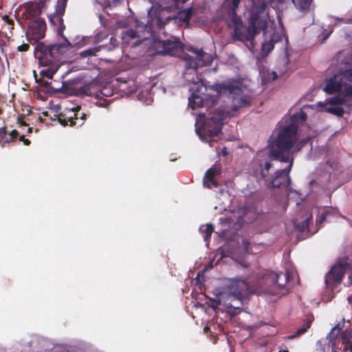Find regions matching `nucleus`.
Instances as JSON below:
<instances>
[{
  "instance_id": "obj_6",
  "label": "nucleus",
  "mask_w": 352,
  "mask_h": 352,
  "mask_svg": "<svg viewBox=\"0 0 352 352\" xmlns=\"http://www.w3.org/2000/svg\"><path fill=\"white\" fill-rule=\"evenodd\" d=\"M61 47L60 43L46 45L43 42H38L35 47V56L38 59L41 65L48 66L59 62L58 47Z\"/></svg>"
},
{
  "instance_id": "obj_7",
  "label": "nucleus",
  "mask_w": 352,
  "mask_h": 352,
  "mask_svg": "<svg viewBox=\"0 0 352 352\" xmlns=\"http://www.w3.org/2000/svg\"><path fill=\"white\" fill-rule=\"evenodd\" d=\"M289 280V274L287 273H270L264 277L265 283H272V287L264 289V292L272 296H284L289 292L286 285Z\"/></svg>"
},
{
  "instance_id": "obj_23",
  "label": "nucleus",
  "mask_w": 352,
  "mask_h": 352,
  "mask_svg": "<svg viewBox=\"0 0 352 352\" xmlns=\"http://www.w3.org/2000/svg\"><path fill=\"white\" fill-rule=\"evenodd\" d=\"M48 68L41 70L40 75L42 78L52 79L54 74L58 71V64L53 63L52 65H48Z\"/></svg>"
},
{
  "instance_id": "obj_14",
  "label": "nucleus",
  "mask_w": 352,
  "mask_h": 352,
  "mask_svg": "<svg viewBox=\"0 0 352 352\" xmlns=\"http://www.w3.org/2000/svg\"><path fill=\"white\" fill-rule=\"evenodd\" d=\"M46 23L44 20L37 19L34 20L29 26L27 35L30 41L38 42L45 36L46 30Z\"/></svg>"
},
{
  "instance_id": "obj_43",
  "label": "nucleus",
  "mask_w": 352,
  "mask_h": 352,
  "mask_svg": "<svg viewBox=\"0 0 352 352\" xmlns=\"http://www.w3.org/2000/svg\"><path fill=\"white\" fill-rule=\"evenodd\" d=\"M230 1H231V4L232 6V9L235 10L236 8H238L241 0H230Z\"/></svg>"
},
{
  "instance_id": "obj_21",
  "label": "nucleus",
  "mask_w": 352,
  "mask_h": 352,
  "mask_svg": "<svg viewBox=\"0 0 352 352\" xmlns=\"http://www.w3.org/2000/svg\"><path fill=\"white\" fill-rule=\"evenodd\" d=\"M339 92L340 93V96L332 97L331 98H330L329 104H333V105L345 104L346 108L349 110L348 113H349L350 111H351V109H352V104H348L346 97L342 96V91H339Z\"/></svg>"
},
{
  "instance_id": "obj_38",
  "label": "nucleus",
  "mask_w": 352,
  "mask_h": 352,
  "mask_svg": "<svg viewBox=\"0 0 352 352\" xmlns=\"http://www.w3.org/2000/svg\"><path fill=\"white\" fill-rule=\"evenodd\" d=\"M281 37L279 35V34L274 32L272 34H270V40L273 42L274 44L276 43H278L280 41Z\"/></svg>"
},
{
  "instance_id": "obj_49",
  "label": "nucleus",
  "mask_w": 352,
  "mask_h": 352,
  "mask_svg": "<svg viewBox=\"0 0 352 352\" xmlns=\"http://www.w3.org/2000/svg\"><path fill=\"white\" fill-rule=\"evenodd\" d=\"M96 39L98 41H100L101 39L100 38V36L99 34H97L96 36Z\"/></svg>"
},
{
  "instance_id": "obj_33",
  "label": "nucleus",
  "mask_w": 352,
  "mask_h": 352,
  "mask_svg": "<svg viewBox=\"0 0 352 352\" xmlns=\"http://www.w3.org/2000/svg\"><path fill=\"white\" fill-rule=\"evenodd\" d=\"M330 214L331 211L329 210H324L320 216L318 217L316 219V224L318 226L322 224Z\"/></svg>"
},
{
  "instance_id": "obj_19",
  "label": "nucleus",
  "mask_w": 352,
  "mask_h": 352,
  "mask_svg": "<svg viewBox=\"0 0 352 352\" xmlns=\"http://www.w3.org/2000/svg\"><path fill=\"white\" fill-rule=\"evenodd\" d=\"M312 219V215L307 212L305 216H302L301 220L296 219L294 221V225L300 232H305L309 227L310 220Z\"/></svg>"
},
{
  "instance_id": "obj_30",
  "label": "nucleus",
  "mask_w": 352,
  "mask_h": 352,
  "mask_svg": "<svg viewBox=\"0 0 352 352\" xmlns=\"http://www.w3.org/2000/svg\"><path fill=\"white\" fill-rule=\"evenodd\" d=\"M309 138H306L300 140L298 144H296L295 146L294 145L293 147H294V149L293 151H291L292 148L290 149V152L293 155L294 152H298L301 150V148L305 146L309 141Z\"/></svg>"
},
{
  "instance_id": "obj_46",
  "label": "nucleus",
  "mask_w": 352,
  "mask_h": 352,
  "mask_svg": "<svg viewBox=\"0 0 352 352\" xmlns=\"http://www.w3.org/2000/svg\"><path fill=\"white\" fill-rule=\"evenodd\" d=\"M51 83H52L51 82L44 81V82H43V85L44 87H50V86Z\"/></svg>"
},
{
  "instance_id": "obj_25",
  "label": "nucleus",
  "mask_w": 352,
  "mask_h": 352,
  "mask_svg": "<svg viewBox=\"0 0 352 352\" xmlns=\"http://www.w3.org/2000/svg\"><path fill=\"white\" fill-rule=\"evenodd\" d=\"M313 321L312 318H307L305 322L304 323L303 326L298 329L294 334L288 336L287 338L289 339H294L298 336H301L302 334L305 333L311 327V322Z\"/></svg>"
},
{
  "instance_id": "obj_42",
  "label": "nucleus",
  "mask_w": 352,
  "mask_h": 352,
  "mask_svg": "<svg viewBox=\"0 0 352 352\" xmlns=\"http://www.w3.org/2000/svg\"><path fill=\"white\" fill-rule=\"evenodd\" d=\"M76 116H74V120H76V122H78L80 120H82L83 123L85 122V120L87 119V114L84 112V116L81 118V116L78 115H75Z\"/></svg>"
},
{
  "instance_id": "obj_31",
  "label": "nucleus",
  "mask_w": 352,
  "mask_h": 352,
  "mask_svg": "<svg viewBox=\"0 0 352 352\" xmlns=\"http://www.w3.org/2000/svg\"><path fill=\"white\" fill-rule=\"evenodd\" d=\"M274 47V43L272 42L270 40L265 41L262 43V50L265 52L266 54H268Z\"/></svg>"
},
{
  "instance_id": "obj_41",
  "label": "nucleus",
  "mask_w": 352,
  "mask_h": 352,
  "mask_svg": "<svg viewBox=\"0 0 352 352\" xmlns=\"http://www.w3.org/2000/svg\"><path fill=\"white\" fill-rule=\"evenodd\" d=\"M19 140L21 142H23L24 145H25V146H29L30 144V143H31L30 140L25 138V135H20L19 138Z\"/></svg>"
},
{
  "instance_id": "obj_2",
  "label": "nucleus",
  "mask_w": 352,
  "mask_h": 352,
  "mask_svg": "<svg viewBox=\"0 0 352 352\" xmlns=\"http://www.w3.org/2000/svg\"><path fill=\"white\" fill-rule=\"evenodd\" d=\"M154 48L158 54L179 56L182 55V58L186 63V69L196 70L199 67H204L211 63V59L202 49H196L194 47H188V51L195 55V57L183 53V44L179 38L170 36L166 38H157L154 41Z\"/></svg>"
},
{
  "instance_id": "obj_50",
  "label": "nucleus",
  "mask_w": 352,
  "mask_h": 352,
  "mask_svg": "<svg viewBox=\"0 0 352 352\" xmlns=\"http://www.w3.org/2000/svg\"><path fill=\"white\" fill-rule=\"evenodd\" d=\"M32 131V128H29L28 130V133H31Z\"/></svg>"
},
{
  "instance_id": "obj_3",
  "label": "nucleus",
  "mask_w": 352,
  "mask_h": 352,
  "mask_svg": "<svg viewBox=\"0 0 352 352\" xmlns=\"http://www.w3.org/2000/svg\"><path fill=\"white\" fill-rule=\"evenodd\" d=\"M307 118L305 112L300 111L290 117V123L284 126L280 131L277 138L272 142L273 143L272 151L277 157H280L282 160L286 161L288 155L285 158L281 154L293 148L296 144L297 130L299 124H302Z\"/></svg>"
},
{
  "instance_id": "obj_39",
  "label": "nucleus",
  "mask_w": 352,
  "mask_h": 352,
  "mask_svg": "<svg viewBox=\"0 0 352 352\" xmlns=\"http://www.w3.org/2000/svg\"><path fill=\"white\" fill-rule=\"evenodd\" d=\"M10 135L11 138H9L10 140H14V142L16 140L17 137L19 136V132L17 130L14 129L10 132H8Z\"/></svg>"
},
{
  "instance_id": "obj_37",
  "label": "nucleus",
  "mask_w": 352,
  "mask_h": 352,
  "mask_svg": "<svg viewBox=\"0 0 352 352\" xmlns=\"http://www.w3.org/2000/svg\"><path fill=\"white\" fill-rule=\"evenodd\" d=\"M3 21L5 22L6 25H8V29L12 30L14 28V21L12 19H10L8 16H4Z\"/></svg>"
},
{
  "instance_id": "obj_44",
  "label": "nucleus",
  "mask_w": 352,
  "mask_h": 352,
  "mask_svg": "<svg viewBox=\"0 0 352 352\" xmlns=\"http://www.w3.org/2000/svg\"><path fill=\"white\" fill-rule=\"evenodd\" d=\"M242 243H243V246H244V248L245 249V251L247 252H248V248H249V245L250 244V242L248 240L244 239V240H243Z\"/></svg>"
},
{
  "instance_id": "obj_10",
  "label": "nucleus",
  "mask_w": 352,
  "mask_h": 352,
  "mask_svg": "<svg viewBox=\"0 0 352 352\" xmlns=\"http://www.w3.org/2000/svg\"><path fill=\"white\" fill-rule=\"evenodd\" d=\"M272 167L270 157L264 154L257 155L250 164V171L257 181L265 179L269 175V170Z\"/></svg>"
},
{
  "instance_id": "obj_29",
  "label": "nucleus",
  "mask_w": 352,
  "mask_h": 352,
  "mask_svg": "<svg viewBox=\"0 0 352 352\" xmlns=\"http://www.w3.org/2000/svg\"><path fill=\"white\" fill-rule=\"evenodd\" d=\"M61 36L64 38L65 42L64 43H60L62 47H58V60H60V56L62 54H65L68 50L69 48L72 47L70 42L67 40V38L65 36H64L63 34Z\"/></svg>"
},
{
  "instance_id": "obj_4",
  "label": "nucleus",
  "mask_w": 352,
  "mask_h": 352,
  "mask_svg": "<svg viewBox=\"0 0 352 352\" xmlns=\"http://www.w3.org/2000/svg\"><path fill=\"white\" fill-rule=\"evenodd\" d=\"M272 146L273 143L271 142L269 146V155L270 157L275 160L280 161L281 162H289V164L283 169L276 170L274 174V177L272 181H270L267 184V187L269 188H279L282 186H285L286 187L290 186L291 184V178L289 177V173L292 170V168L294 164V156H292V153L290 152V150H288L285 151V153H283L281 155L282 156H284L285 158L286 156L288 155V159L286 161L282 160V158L280 157H277L275 155L272 151Z\"/></svg>"
},
{
  "instance_id": "obj_11",
  "label": "nucleus",
  "mask_w": 352,
  "mask_h": 352,
  "mask_svg": "<svg viewBox=\"0 0 352 352\" xmlns=\"http://www.w3.org/2000/svg\"><path fill=\"white\" fill-rule=\"evenodd\" d=\"M346 81L352 82V68L340 71L330 78L327 82L324 91L329 94L341 91L342 87L346 85Z\"/></svg>"
},
{
  "instance_id": "obj_45",
  "label": "nucleus",
  "mask_w": 352,
  "mask_h": 352,
  "mask_svg": "<svg viewBox=\"0 0 352 352\" xmlns=\"http://www.w3.org/2000/svg\"><path fill=\"white\" fill-rule=\"evenodd\" d=\"M279 352H289L287 347L286 346H281L279 348Z\"/></svg>"
},
{
  "instance_id": "obj_12",
  "label": "nucleus",
  "mask_w": 352,
  "mask_h": 352,
  "mask_svg": "<svg viewBox=\"0 0 352 352\" xmlns=\"http://www.w3.org/2000/svg\"><path fill=\"white\" fill-rule=\"evenodd\" d=\"M75 115H78L81 118L84 116V112L82 111L80 106L65 109L63 112L58 116V120L63 126H81L83 124V122L82 120L78 122L74 120Z\"/></svg>"
},
{
  "instance_id": "obj_17",
  "label": "nucleus",
  "mask_w": 352,
  "mask_h": 352,
  "mask_svg": "<svg viewBox=\"0 0 352 352\" xmlns=\"http://www.w3.org/2000/svg\"><path fill=\"white\" fill-rule=\"evenodd\" d=\"M340 328L338 326L334 327L331 329L330 333L327 335L326 340H327V344H325V347H327V350L331 352H338V349L336 347L337 342L339 341L338 334L340 333Z\"/></svg>"
},
{
  "instance_id": "obj_26",
  "label": "nucleus",
  "mask_w": 352,
  "mask_h": 352,
  "mask_svg": "<svg viewBox=\"0 0 352 352\" xmlns=\"http://www.w3.org/2000/svg\"><path fill=\"white\" fill-rule=\"evenodd\" d=\"M11 138L10 135L6 130V126L0 127V141L2 140L1 146L4 147L6 144L10 142H14V140H10L9 138Z\"/></svg>"
},
{
  "instance_id": "obj_40",
  "label": "nucleus",
  "mask_w": 352,
  "mask_h": 352,
  "mask_svg": "<svg viewBox=\"0 0 352 352\" xmlns=\"http://www.w3.org/2000/svg\"><path fill=\"white\" fill-rule=\"evenodd\" d=\"M30 48V46L28 43H23L22 45L18 46L17 50L19 52H27Z\"/></svg>"
},
{
  "instance_id": "obj_27",
  "label": "nucleus",
  "mask_w": 352,
  "mask_h": 352,
  "mask_svg": "<svg viewBox=\"0 0 352 352\" xmlns=\"http://www.w3.org/2000/svg\"><path fill=\"white\" fill-rule=\"evenodd\" d=\"M103 45H100L98 47L89 48L85 50L80 53V55L82 58L96 56L98 52H100L102 49H103Z\"/></svg>"
},
{
  "instance_id": "obj_24",
  "label": "nucleus",
  "mask_w": 352,
  "mask_h": 352,
  "mask_svg": "<svg viewBox=\"0 0 352 352\" xmlns=\"http://www.w3.org/2000/svg\"><path fill=\"white\" fill-rule=\"evenodd\" d=\"M199 231L201 232L204 239L206 242H209L211 238V234L214 231V227L212 224L202 225L199 228Z\"/></svg>"
},
{
  "instance_id": "obj_16",
  "label": "nucleus",
  "mask_w": 352,
  "mask_h": 352,
  "mask_svg": "<svg viewBox=\"0 0 352 352\" xmlns=\"http://www.w3.org/2000/svg\"><path fill=\"white\" fill-rule=\"evenodd\" d=\"M267 22L266 19L262 18L259 13H253L250 17V27H254V32L255 34H258L261 30L263 33H266Z\"/></svg>"
},
{
  "instance_id": "obj_1",
  "label": "nucleus",
  "mask_w": 352,
  "mask_h": 352,
  "mask_svg": "<svg viewBox=\"0 0 352 352\" xmlns=\"http://www.w3.org/2000/svg\"><path fill=\"white\" fill-rule=\"evenodd\" d=\"M197 79V82H193L194 87L191 88L193 91L188 101L189 107L192 109L203 107L209 111L215 105L220 95H226L232 100L230 109L228 107L218 108L210 112L206 120L204 127L206 134L210 137L217 136L221 131L223 120L233 116L239 108L250 106L251 98L244 94L241 85L229 82L214 85L211 89L216 92L215 95L204 93L202 89L207 91L206 87L199 77Z\"/></svg>"
},
{
  "instance_id": "obj_13",
  "label": "nucleus",
  "mask_w": 352,
  "mask_h": 352,
  "mask_svg": "<svg viewBox=\"0 0 352 352\" xmlns=\"http://www.w3.org/2000/svg\"><path fill=\"white\" fill-rule=\"evenodd\" d=\"M68 0H58L55 6L54 14L50 16L51 23L57 25V33L59 36H62L65 29L63 16L65 14V8Z\"/></svg>"
},
{
  "instance_id": "obj_34",
  "label": "nucleus",
  "mask_w": 352,
  "mask_h": 352,
  "mask_svg": "<svg viewBox=\"0 0 352 352\" xmlns=\"http://www.w3.org/2000/svg\"><path fill=\"white\" fill-rule=\"evenodd\" d=\"M118 45V41L115 37H111L109 45H103L108 51H111Z\"/></svg>"
},
{
  "instance_id": "obj_22",
  "label": "nucleus",
  "mask_w": 352,
  "mask_h": 352,
  "mask_svg": "<svg viewBox=\"0 0 352 352\" xmlns=\"http://www.w3.org/2000/svg\"><path fill=\"white\" fill-rule=\"evenodd\" d=\"M344 345L343 352H352V335L349 332H344L341 336Z\"/></svg>"
},
{
  "instance_id": "obj_35",
  "label": "nucleus",
  "mask_w": 352,
  "mask_h": 352,
  "mask_svg": "<svg viewBox=\"0 0 352 352\" xmlns=\"http://www.w3.org/2000/svg\"><path fill=\"white\" fill-rule=\"evenodd\" d=\"M349 82L346 81V85L344 87V89L342 90V96H346V98H352V85H349L347 83Z\"/></svg>"
},
{
  "instance_id": "obj_8",
  "label": "nucleus",
  "mask_w": 352,
  "mask_h": 352,
  "mask_svg": "<svg viewBox=\"0 0 352 352\" xmlns=\"http://www.w3.org/2000/svg\"><path fill=\"white\" fill-rule=\"evenodd\" d=\"M231 21L234 25L232 38L244 43L250 42L251 47H254L253 41L256 35L254 32V27L244 25L241 19L235 12L232 13Z\"/></svg>"
},
{
  "instance_id": "obj_28",
  "label": "nucleus",
  "mask_w": 352,
  "mask_h": 352,
  "mask_svg": "<svg viewBox=\"0 0 352 352\" xmlns=\"http://www.w3.org/2000/svg\"><path fill=\"white\" fill-rule=\"evenodd\" d=\"M192 8H187L179 12L180 20L184 22H188L192 16Z\"/></svg>"
},
{
  "instance_id": "obj_32",
  "label": "nucleus",
  "mask_w": 352,
  "mask_h": 352,
  "mask_svg": "<svg viewBox=\"0 0 352 352\" xmlns=\"http://www.w3.org/2000/svg\"><path fill=\"white\" fill-rule=\"evenodd\" d=\"M173 3V6L166 7L165 9L167 11H171L176 10L179 5L185 3L188 0H170Z\"/></svg>"
},
{
  "instance_id": "obj_36",
  "label": "nucleus",
  "mask_w": 352,
  "mask_h": 352,
  "mask_svg": "<svg viewBox=\"0 0 352 352\" xmlns=\"http://www.w3.org/2000/svg\"><path fill=\"white\" fill-rule=\"evenodd\" d=\"M329 112L332 113L338 116H342L344 113V110L342 107H336L333 108H330L328 110Z\"/></svg>"
},
{
  "instance_id": "obj_20",
  "label": "nucleus",
  "mask_w": 352,
  "mask_h": 352,
  "mask_svg": "<svg viewBox=\"0 0 352 352\" xmlns=\"http://www.w3.org/2000/svg\"><path fill=\"white\" fill-rule=\"evenodd\" d=\"M164 10H162L158 13V14H157L155 16V18L153 20L154 23H155L157 26L160 30L162 29L167 23L175 19V17H173L171 15H168L167 16H164Z\"/></svg>"
},
{
  "instance_id": "obj_9",
  "label": "nucleus",
  "mask_w": 352,
  "mask_h": 352,
  "mask_svg": "<svg viewBox=\"0 0 352 352\" xmlns=\"http://www.w3.org/2000/svg\"><path fill=\"white\" fill-rule=\"evenodd\" d=\"M228 288L230 289V296L240 301L257 292L256 289L252 287L245 280L239 277L230 278Z\"/></svg>"
},
{
  "instance_id": "obj_5",
  "label": "nucleus",
  "mask_w": 352,
  "mask_h": 352,
  "mask_svg": "<svg viewBox=\"0 0 352 352\" xmlns=\"http://www.w3.org/2000/svg\"><path fill=\"white\" fill-rule=\"evenodd\" d=\"M352 267V262L349 256L340 258L334 264L325 276V284L327 288L333 290L340 285L346 272Z\"/></svg>"
},
{
  "instance_id": "obj_47",
  "label": "nucleus",
  "mask_w": 352,
  "mask_h": 352,
  "mask_svg": "<svg viewBox=\"0 0 352 352\" xmlns=\"http://www.w3.org/2000/svg\"><path fill=\"white\" fill-rule=\"evenodd\" d=\"M347 252L352 253V245L347 248Z\"/></svg>"
},
{
  "instance_id": "obj_15",
  "label": "nucleus",
  "mask_w": 352,
  "mask_h": 352,
  "mask_svg": "<svg viewBox=\"0 0 352 352\" xmlns=\"http://www.w3.org/2000/svg\"><path fill=\"white\" fill-rule=\"evenodd\" d=\"M122 38L125 43H131L134 47L140 44L142 41L146 39V37L142 36L137 30L129 29L124 33Z\"/></svg>"
},
{
  "instance_id": "obj_48",
  "label": "nucleus",
  "mask_w": 352,
  "mask_h": 352,
  "mask_svg": "<svg viewBox=\"0 0 352 352\" xmlns=\"http://www.w3.org/2000/svg\"><path fill=\"white\" fill-rule=\"evenodd\" d=\"M222 153L224 155H227L226 148H223L222 150Z\"/></svg>"
},
{
  "instance_id": "obj_18",
  "label": "nucleus",
  "mask_w": 352,
  "mask_h": 352,
  "mask_svg": "<svg viewBox=\"0 0 352 352\" xmlns=\"http://www.w3.org/2000/svg\"><path fill=\"white\" fill-rule=\"evenodd\" d=\"M218 170L210 168L208 169L205 173L204 179V184L208 188H210L212 186L218 187L219 184L215 179V176L218 175Z\"/></svg>"
}]
</instances>
